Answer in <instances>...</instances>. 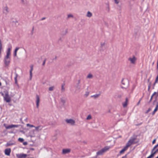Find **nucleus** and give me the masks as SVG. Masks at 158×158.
I'll list each match as a JSON object with an SVG mask.
<instances>
[{
    "mask_svg": "<svg viewBox=\"0 0 158 158\" xmlns=\"http://www.w3.org/2000/svg\"><path fill=\"white\" fill-rule=\"evenodd\" d=\"M3 96L4 100L7 102H10L11 101V98L8 92L6 91L5 92V94L3 93L2 94Z\"/></svg>",
    "mask_w": 158,
    "mask_h": 158,
    "instance_id": "1",
    "label": "nucleus"
},
{
    "mask_svg": "<svg viewBox=\"0 0 158 158\" xmlns=\"http://www.w3.org/2000/svg\"><path fill=\"white\" fill-rule=\"evenodd\" d=\"M110 148L111 147L110 146H105L104 148L97 152V155L98 156L102 155L105 152L108 151Z\"/></svg>",
    "mask_w": 158,
    "mask_h": 158,
    "instance_id": "2",
    "label": "nucleus"
},
{
    "mask_svg": "<svg viewBox=\"0 0 158 158\" xmlns=\"http://www.w3.org/2000/svg\"><path fill=\"white\" fill-rule=\"evenodd\" d=\"M136 138H131L129 140L127 143L126 145L128 147H129L133 144H135L137 143V142H135Z\"/></svg>",
    "mask_w": 158,
    "mask_h": 158,
    "instance_id": "3",
    "label": "nucleus"
},
{
    "mask_svg": "<svg viewBox=\"0 0 158 158\" xmlns=\"http://www.w3.org/2000/svg\"><path fill=\"white\" fill-rule=\"evenodd\" d=\"M122 88L126 89L128 87L129 85V82L128 80L127 79H123L122 81Z\"/></svg>",
    "mask_w": 158,
    "mask_h": 158,
    "instance_id": "4",
    "label": "nucleus"
},
{
    "mask_svg": "<svg viewBox=\"0 0 158 158\" xmlns=\"http://www.w3.org/2000/svg\"><path fill=\"white\" fill-rule=\"evenodd\" d=\"M128 60L130 61L131 63L135 64V63L137 59L135 56H133L132 57L129 58Z\"/></svg>",
    "mask_w": 158,
    "mask_h": 158,
    "instance_id": "5",
    "label": "nucleus"
},
{
    "mask_svg": "<svg viewBox=\"0 0 158 158\" xmlns=\"http://www.w3.org/2000/svg\"><path fill=\"white\" fill-rule=\"evenodd\" d=\"M65 121L67 123L71 125H74L75 124V121L71 119H67L65 120Z\"/></svg>",
    "mask_w": 158,
    "mask_h": 158,
    "instance_id": "6",
    "label": "nucleus"
},
{
    "mask_svg": "<svg viewBox=\"0 0 158 158\" xmlns=\"http://www.w3.org/2000/svg\"><path fill=\"white\" fill-rule=\"evenodd\" d=\"M18 158H25L27 156V155L23 153L18 154H16Z\"/></svg>",
    "mask_w": 158,
    "mask_h": 158,
    "instance_id": "7",
    "label": "nucleus"
},
{
    "mask_svg": "<svg viewBox=\"0 0 158 158\" xmlns=\"http://www.w3.org/2000/svg\"><path fill=\"white\" fill-rule=\"evenodd\" d=\"M11 152L10 148L6 149L5 150V153L7 156H9Z\"/></svg>",
    "mask_w": 158,
    "mask_h": 158,
    "instance_id": "8",
    "label": "nucleus"
},
{
    "mask_svg": "<svg viewBox=\"0 0 158 158\" xmlns=\"http://www.w3.org/2000/svg\"><path fill=\"white\" fill-rule=\"evenodd\" d=\"M18 127V125L12 124L6 127V129H9L13 127Z\"/></svg>",
    "mask_w": 158,
    "mask_h": 158,
    "instance_id": "9",
    "label": "nucleus"
},
{
    "mask_svg": "<svg viewBox=\"0 0 158 158\" xmlns=\"http://www.w3.org/2000/svg\"><path fill=\"white\" fill-rule=\"evenodd\" d=\"M71 151L70 149H63L62 150V153L63 154H66L69 153Z\"/></svg>",
    "mask_w": 158,
    "mask_h": 158,
    "instance_id": "10",
    "label": "nucleus"
},
{
    "mask_svg": "<svg viewBox=\"0 0 158 158\" xmlns=\"http://www.w3.org/2000/svg\"><path fill=\"white\" fill-rule=\"evenodd\" d=\"M36 107L37 108H38L39 106V104L40 102V98L38 96V95H36Z\"/></svg>",
    "mask_w": 158,
    "mask_h": 158,
    "instance_id": "11",
    "label": "nucleus"
},
{
    "mask_svg": "<svg viewBox=\"0 0 158 158\" xmlns=\"http://www.w3.org/2000/svg\"><path fill=\"white\" fill-rule=\"evenodd\" d=\"M10 59H4V63L6 66H8L10 63Z\"/></svg>",
    "mask_w": 158,
    "mask_h": 158,
    "instance_id": "12",
    "label": "nucleus"
},
{
    "mask_svg": "<svg viewBox=\"0 0 158 158\" xmlns=\"http://www.w3.org/2000/svg\"><path fill=\"white\" fill-rule=\"evenodd\" d=\"M128 147H127L126 145L124 147V148L120 151L119 153L120 154H123L124 153V152L127 150Z\"/></svg>",
    "mask_w": 158,
    "mask_h": 158,
    "instance_id": "13",
    "label": "nucleus"
},
{
    "mask_svg": "<svg viewBox=\"0 0 158 158\" xmlns=\"http://www.w3.org/2000/svg\"><path fill=\"white\" fill-rule=\"evenodd\" d=\"M34 127L35 128V130L37 131L41 130L43 128L40 125L36 127Z\"/></svg>",
    "mask_w": 158,
    "mask_h": 158,
    "instance_id": "14",
    "label": "nucleus"
},
{
    "mask_svg": "<svg viewBox=\"0 0 158 158\" xmlns=\"http://www.w3.org/2000/svg\"><path fill=\"white\" fill-rule=\"evenodd\" d=\"M128 99L127 98H126V100L125 102L123 103V106L124 107H126L127 105V103H128Z\"/></svg>",
    "mask_w": 158,
    "mask_h": 158,
    "instance_id": "15",
    "label": "nucleus"
},
{
    "mask_svg": "<svg viewBox=\"0 0 158 158\" xmlns=\"http://www.w3.org/2000/svg\"><path fill=\"white\" fill-rule=\"evenodd\" d=\"M148 81L149 82V83L148 86V91H150L151 87L152 86V82H149L150 79H148Z\"/></svg>",
    "mask_w": 158,
    "mask_h": 158,
    "instance_id": "16",
    "label": "nucleus"
},
{
    "mask_svg": "<svg viewBox=\"0 0 158 158\" xmlns=\"http://www.w3.org/2000/svg\"><path fill=\"white\" fill-rule=\"evenodd\" d=\"M33 65H31L30 66L31 70H30V75L31 78L32 77V71L33 70Z\"/></svg>",
    "mask_w": 158,
    "mask_h": 158,
    "instance_id": "17",
    "label": "nucleus"
},
{
    "mask_svg": "<svg viewBox=\"0 0 158 158\" xmlns=\"http://www.w3.org/2000/svg\"><path fill=\"white\" fill-rule=\"evenodd\" d=\"M155 154V152H151V154L148 157L146 158H153Z\"/></svg>",
    "mask_w": 158,
    "mask_h": 158,
    "instance_id": "18",
    "label": "nucleus"
},
{
    "mask_svg": "<svg viewBox=\"0 0 158 158\" xmlns=\"http://www.w3.org/2000/svg\"><path fill=\"white\" fill-rule=\"evenodd\" d=\"M2 49V44L1 40L0 39V57L1 56V51Z\"/></svg>",
    "mask_w": 158,
    "mask_h": 158,
    "instance_id": "19",
    "label": "nucleus"
},
{
    "mask_svg": "<svg viewBox=\"0 0 158 158\" xmlns=\"http://www.w3.org/2000/svg\"><path fill=\"white\" fill-rule=\"evenodd\" d=\"M14 144V143L10 142H7L5 145V146L6 147H7L12 145Z\"/></svg>",
    "mask_w": 158,
    "mask_h": 158,
    "instance_id": "20",
    "label": "nucleus"
},
{
    "mask_svg": "<svg viewBox=\"0 0 158 158\" xmlns=\"http://www.w3.org/2000/svg\"><path fill=\"white\" fill-rule=\"evenodd\" d=\"M11 48H8L7 49V52H6V55L10 56V51Z\"/></svg>",
    "mask_w": 158,
    "mask_h": 158,
    "instance_id": "21",
    "label": "nucleus"
},
{
    "mask_svg": "<svg viewBox=\"0 0 158 158\" xmlns=\"http://www.w3.org/2000/svg\"><path fill=\"white\" fill-rule=\"evenodd\" d=\"M100 95V94H96L94 95H92L91 96V97H94V98H98Z\"/></svg>",
    "mask_w": 158,
    "mask_h": 158,
    "instance_id": "22",
    "label": "nucleus"
},
{
    "mask_svg": "<svg viewBox=\"0 0 158 158\" xmlns=\"http://www.w3.org/2000/svg\"><path fill=\"white\" fill-rule=\"evenodd\" d=\"M92 16V14L89 11H88L87 12V16L88 17H91Z\"/></svg>",
    "mask_w": 158,
    "mask_h": 158,
    "instance_id": "23",
    "label": "nucleus"
},
{
    "mask_svg": "<svg viewBox=\"0 0 158 158\" xmlns=\"http://www.w3.org/2000/svg\"><path fill=\"white\" fill-rule=\"evenodd\" d=\"M27 127H35V126H34L33 125L30 124L29 123H28L27 124Z\"/></svg>",
    "mask_w": 158,
    "mask_h": 158,
    "instance_id": "24",
    "label": "nucleus"
},
{
    "mask_svg": "<svg viewBox=\"0 0 158 158\" xmlns=\"http://www.w3.org/2000/svg\"><path fill=\"white\" fill-rule=\"evenodd\" d=\"M158 147V143L156 145H155L154 147V148H153L152 149V152H153V151H154L155 149L157 148Z\"/></svg>",
    "mask_w": 158,
    "mask_h": 158,
    "instance_id": "25",
    "label": "nucleus"
},
{
    "mask_svg": "<svg viewBox=\"0 0 158 158\" xmlns=\"http://www.w3.org/2000/svg\"><path fill=\"white\" fill-rule=\"evenodd\" d=\"M18 141L21 142H22L24 140V139H23L21 138H19L18 139Z\"/></svg>",
    "mask_w": 158,
    "mask_h": 158,
    "instance_id": "26",
    "label": "nucleus"
},
{
    "mask_svg": "<svg viewBox=\"0 0 158 158\" xmlns=\"http://www.w3.org/2000/svg\"><path fill=\"white\" fill-rule=\"evenodd\" d=\"M92 77H93V76H92V74H89L88 75V76H87V77L88 78H92Z\"/></svg>",
    "mask_w": 158,
    "mask_h": 158,
    "instance_id": "27",
    "label": "nucleus"
},
{
    "mask_svg": "<svg viewBox=\"0 0 158 158\" xmlns=\"http://www.w3.org/2000/svg\"><path fill=\"white\" fill-rule=\"evenodd\" d=\"M115 3L117 4L119 3L120 2V0H114Z\"/></svg>",
    "mask_w": 158,
    "mask_h": 158,
    "instance_id": "28",
    "label": "nucleus"
},
{
    "mask_svg": "<svg viewBox=\"0 0 158 158\" xmlns=\"http://www.w3.org/2000/svg\"><path fill=\"white\" fill-rule=\"evenodd\" d=\"M54 89V87L53 86L50 87L49 88V91H52Z\"/></svg>",
    "mask_w": 158,
    "mask_h": 158,
    "instance_id": "29",
    "label": "nucleus"
},
{
    "mask_svg": "<svg viewBox=\"0 0 158 158\" xmlns=\"http://www.w3.org/2000/svg\"><path fill=\"white\" fill-rule=\"evenodd\" d=\"M91 118H92V117H91V115H89L86 118V119L87 120H89V119H91Z\"/></svg>",
    "mask_w": 158,
    "mask_h": 158,
    "instance_id": "30",
    "label": "nucleus"
},
{
    "mask_svg": "<svg viewBox=\"0 0 158 158\" xmlns=\"http://www.w3.org/2000/svg\"><path fill=\"white\" fill-rule=\"evenodd\" d=\"M19 47H16L15 49L14 52L17 53V51L19 49Z\"/></svg>",
    "mask_w": 158,
    "mask_h": 158,
    "instance_id": "31",
    "label": "nucleus"
},
{
    "mask_svg": "<svg viewBox=\"0 0 158 158\" xmlns=\"http://www.w3.org/2000/svg\"><path fill=\"white\" fill-rule=\"evenodd\" d=\"M10 56L8 55H6V56L5 57L4 59H10Z\"/></svg>",
    "mask_w": 158,
    "mask_h": 158,
    "instance_id": "32",
    "label": "nucleus"
},
{
    "mask_svg": "<svg viewBox=\"0 0 158 158\" xmlns=\"http://www.w3.org/2000/svg\"><path fill=\"white\" fill-rule=\"evenodd\" d=\"M64 85H62L61 90L62 91H64Z\"/></svg>",
    "mask_w": 158,
    "mask_h": 158,
    "instance_id": "33",
    "label": "nucleus"
},
{
    "mask_svg": "<svg viewBox=\"0 0 158 158\" xmlns=\"http://www.w3.org/2000/svg\"><path fill=\"white\" fill-rule=\"evenodd\" d=\"M15 83L17 84V76H16V77H15Z\"/></svg>",
    "mask_w": 158,
    "mask_h": 158,
    "instance_id": "34",
    "label": "nucleus"
},
{
    "mask_svg": "<svg viewBox=\"0 0 158 158\" xmlns=\"http://www.w3.org/2000/svg\"><path fill=\"white\" fill-rule=\"evenodd\" d=\"M73 15L71 14H69L68 15V18H70V17H73Z\"/></svg>",
    "mask_w": 158,
    "mask_h": 158,
    "instance_id": "35",
    "label": "nucleus"
},
{
    "mask_svg": "<svg viewBox=\"0 0 158 158\" xmlns=\"http://www.w3.org/2000/svg\"><path fill=\"white\" fill-rule=\"evenodd\" d=\"M156 82V83H158V77H156V79H155V81Z\"/></svg>",
    "mask_w": 158,
    "mask_h": 158,
    "instance_id": "36",
    "label": "nucleus"
},
{
    "mask_svg": "<svg viewBox=\"0 0 158 158\" xmlns=\"http://www.w3.org/2000/svg\"><path fill=\"white\" fill-rule=\"evenodd\" d=\"M89 92H86L85 93V95L86 96V97H87L88 96V95H89Z\"/></svg>",
    "mask_w": 158,
    "mask_h": 158,
    "instance_id": "37",
    "label": "nucleus"
},
{
    "mask_svg": "<svg viewBox=\"0 0 158 158\" xmlns=\"http://www.w3.org/2000/svg\"><path fill=\"white\" fill-rule=\"evenodd\" d=\"M157 83H156V82L155 81L154 82V83L153 84V88H152V89H154V87L156 85V84Z\"/></svg>",
    "mask_w": 158,
    "mask_h": 158,
    "instance_id": "38",
    "label": "nucleus"
},
{
    "mask_svg": "<svg viewBox=\"0 0 158 158\" xmlns=\"http://www.w3.org/2000/svg\"><path fill=\"white\" fill-rule=\"evenodd\" d=\"M151 110V109L150 108H148V110H147L146 113H148Z\"/></svg>",
    "mask_w": 158,
    "mask_h": 158,
    "instance_id": "39",
    "label": "nucleus"
},
{
    "mask_svg": "<svg viewBox=\"0 0 158 158\" xmlns=\"http://www.w3.org/2000/svg\"><path fill=\"white\" fill-rule=\"evenodd\" d=\"M156 140V139H155L153 140V141H152V143L153 144L155 143Z\"/></svg>",
    "mask_w": 158,
    "mask_h": 158,
    "instance_id": "40",
    "label": "nucleus"
},
{
    "mask_svg": "<svg viewBox=\"0 0 158 158\" xmlns=\"http://www.w3.org/2000/svg\"><path fill=\"white\" fill-rule=\"evenodd\" d=\"M46 59H45L44 60V62H43V65H44L45 64V62H46Z\"/></svg>",
    "mask_w": 158,
    "mask_h": 158,
    "instance_id": "41",
    "label": "nucleus"
},
{
    "mask_svg": "<svg viewBox=\"0 0 158 158\" xmlns=\"http://www.w3.org/2000/svg\"><path fill=\"white\" fill-rule=\"evenodd\" d=\"M23 144L24 145H26L27 144V143L26 142H24L23 143Z\"/></svg>",
    "mask_w": 158,
    "mask_h": 158,
    "instance_id": "42",
    "label": "nucleus"
},
{
    "mask_svg": "<svg viewBox=\"0 0 158 158\" xmlns=\"http://www.w3.org/2000/svg\"><path fill=\"white\" fill-rule=\"evenodd\" d=\"M158 152V149H156V151H153V152H155V153Z\"/></svg>",
    "mask_w": 158,
    "mask_h": 158,
    "instance_id": "43",
    "label": "nucleus"
},
{
    "mask_svg": "<svg viewBox=\"0 0 158 158\" xmlns=\"http://www.w3.org/2000/svg\"><path fill=\"white\" fill-rule=\"evenodd\" d=\"M14 56H17V53L14 52Z\"/></svg>",
    "mask_w": 158,
    "mask_h": 158,
    "instance_id": "44",
    "label": "nucleus"
},
{
    "mask_svg": "<svg viewBox=\"0 0 158 158\" xmlns=\"http://www.w3.org/2000/svg\"><path fill=\"white\" fill-rule=\"evenodd\" d=\"M122 158H127V156L126 155L125 156H123Z\"/></svg>",
    "mask_w": 158,
    "mask_h": 158,
    "instance_id": "45",
    "label": "nucleus"
},
{
    "mask_svg": "<svg viewBox=\"0 0 158 158\" xmlns=\"http://www.w3.org/2000/svg\"><path fill=\"white\" fill-rule=\"evenodd\" d=\"M140 101H141V100H139V102H138V103H137V105H139V104L140 103Z\"/></svg>",
    "mask_w": 158,
    "mask_h": 158,
    "instance_id": "46",
    "label": "nucleus"
},
{
    "mask_svg": "<svg viewBox=\"0 0 158 158\" xmlns=\"http://www.w3.org/2000/svg\"><path fill=\"white\" fill-rule=\"evenodd\" d=\"M8 8L7 7H6V11H8Z\"/></svg>",
    "mask_w": 158,
    "mask_h": 158,
    "instance_id": "47",
    "label": "nucleus"
},
{
    "mask_svg": "<svg viewBox=\"0 0 158 158\" xmlns=\"http://www.w3.org/2000/svg\"><path fill=\"white\" fill-rule=\"evenodd\" d=\"M45 19V18H42V19H41V20H44V19Z\"/></svg>",
    "mask_w": 158,
    "mask_h": 158,
    "instance_id": "48",
    "label": "nucleus"
},
{
    "mask_svg": "<svg viewBox=\"0 0 158 158\" xmlns=\"http://www.w3.org/2000/svg\"><path fill=\"white\" fill-rule=\"evenodd\" d=\"M2 85V83H1L0 82V86H1Z\"/></svg>",
    "mask_w": 158,
    "mask_h": 158,
    "instance_id": "49",
    "label": "nucleus"
},
{
    "mask_svg": "<svg viewBox=\"0 0 158 158\" xmlns=\"http://www.w3.org/2000/svg\"><path fill=\"white\" fill-rule=\"evenodd\" d=\"M21 1H22V2H24V0H21Z\"/></svg>",
    "mask_w": 158,
    "mask_h": 158,
    "instance_id": "50",
    "label": "nucleus"
},
{
    "mask_svg": "<svg viewBox=\"0 0 158 158\" xmlns=\"http://www.w3.org/2000/svg\"><path fill=\"white\" fill-rule=\"evenodd\" d=\"M157 77H158V74L157 75Z\"/></svg>",
    "mask_w": 158,
    "mask_h": 158,
    "instance_id": "51",
    "label": "nucleus"
}]
</instances>
